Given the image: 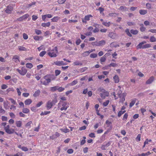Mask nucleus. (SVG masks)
I'll use <instances>...</instances> for the list:
<instances>
[{
	"label": "nucleus",
	"instance_id": "1",
	"mask_svg": "<svg viewBox=\"0 0 156 156\" xmlns=\"http://www.w3.org/2000/svg\"><path fill=\"white\" fill-rule=\"evenodd\" d=\"M55 78V77L54 75H48L44 76L41 82L43 84L48 85L51 80H54Z\"/></svg>",
	"mask_w": 156,
	"mask_h": 156
},
{
	"label": "nucleus",
	"instance_id": "2",
	"mask_svg": "<svg viewBox=\"0 0 156 156\" xmlns=\"http://www.w3.org/2000/svg\"><path fill=\"white\" fill-rule=\"evenodd\" d=\"M67 102L60 101L58 104V108L62 111L63 110H66L69 107Z\"/></svg>",
	"mask_w": 156,
	"mask_h": 156
},
{
	"label": "nucleus",
	"instance_id": "3",
	"mask_svg": "<svg viewBox=\"0 0 156 156\" xmlns=\"http://www.w3.org/2000/svg\"><path fill=\"white\" fill-rule=\"evenodd\" d=\"M48 51V54L51 57H55L57 56V54L58 53V51L57 47H55L54 49H52L49 48Z\"/></svg>",
	"mask_w": 156,
	"mask_h": 156
},
{
	"label": "nucleus",
	"instance_id": "4",
	"mask_svg": "<svg viewBox=\"0 0 156 156\" xmlns=\"http://www.w3.org/2000/svg\"><path fill=\"white\" fill-rule=\"evenodd\" d=\"M98 91L100 93V96L102 99H105L109 95V92L103 88H100L98 89Z\"/></svg>",
	"mask_w": 156,
	"mask_h": 156
},
{
	"label": "nucleus",
	"instance_id": "5",
	"mask_svg": "<svg viewBox=\"0 0 156 156\" xmlns=\"http://www.w3.org/2000/svg\"><path fill=\"white\" fill-rule=\"evenodd\" d=\"M56 97H55L52 101H49L47 103L46 107L48 109H50L57 102Z\"/></svg>",
	"mask_w": 156,
	"mask_h": 156
},
{
	"label": "nucleus",
	"instance_id": "6",
	"mask_svg": "<svg viewBox=\"0 0 156 156\" xmlns=\"http://www.w3.org/2000/svg\"><path fill=\"white\" fill-rule=\"evenodd\" d=\"M19 74L22 76L25 75L27 72V70L24 67H20L16 69Z\"/></svg>",
	"mask_w": 156,
	"mask_h": 156
},
{
	"label": "nucleus",
	"instance_id": "7",
	"mask_svg": "<svg viewBox=\"0 0 156 156\" xmlns=\"http://www.w3.org/2000/svg\"><path fill=\"white\" fill-rule=\"evenodd\" d=\"M93 16L91 14H89L85 16L84 18L82 19V22L83 23H86L87 21H89L90 18H92Z\"/></svg>",
	"mask_w": 156,
	"mask_h": 156
},
{
	"label": "nucleus",
	"instance_id": "8",
	"mask_svg": "<svg viewBox=\"0 0 156 156\" xmlns=\"http://www.w3.org/2000/svg\"><path fill=\"white\" fill-rule=\"evenodd\" d=\"M4 129L5 131L8 133L11 134L13 133L14 131V129H9V126L7 125L4 127Z\"/></svg>",
	"mask_w": 156,
	"mask_h": 156
},
{
	"label": "nucleus",
	"instance_id": "9",
	"mask_svg": "<svg viewBox=\"0 0 156 156\" xmlns=\"http://www.w3.org/2000/svg\"><path fill=\"white\" fill-rule=\"evenodd\" d=\"M108 35L109 37L113 39H117L118 37V34L116 33L113 32L109 33Z\"/></svg>",
	"mask_w": 156,
	"mask_h": 156
},
{
	"label": "nucleus",
	"instance_id": "10",
	"mask_svg": "<svg viewBox=\"0 0 156 156\" xmlns=\"http://www.w3.org/2000/svg\"><path fill=\"white\" fill-rule=\"evenodd\" d=\"M13 10V8L11 5H8L6 9L5 10V11L6 13L8 14H10L12 12V11Z\"/></svg>",
	"mask_w": 156,
	"mask_h": 156
},
{
	"label": "nucleus",
	"instance_id": "11",
	"mask_svg": "<svg viewBox=\"0 0 156 156\" xmlns=\"http://www.w3.org/2000/svg\"><path fill=\"white\" fill-rule=\"evenodd\" d=\"M126 93H123L121 95L119 96L120 98L119 102L123 103L125 100V97L126 96Z\"/></svg>",
	"mask_w": 156,
	"mask_h": 156
},
{
	"label": "nucleus",
	"instance_id": "12",
	"mask_svg": "<svg viewBox=\"0 0 156 156\" xmlns=\"http://www.w3.org/2000/svg\"><path fill=\"white\" fill-rule=\"evenodd\" d=\"M55 64L58 66H61L66 65V63H65L64 62L62 61H56L54 62V63L53 64Z\"/></svg>",
	"mask_w": 156,
	"mask_h": 156
},
{
	"label": "nucleus",
	"instance_id": "13",
	"mask_svg": "<svg viewBox=\"0 0 156 156\" xmlns=\"http://www.w3.org/2000/svg\"><path fill=\"white\" fill-rule=\"evenodd\" d=\"M146 42L145 41H144L141 42H140L139 44L136 46V48L137 49H143V45L144 44H146Z\"/></svg>",
	"mask_w": 156,
	"mask_h": 156
},
{
	"label": "nucleus",
	"instance_id": "14",
	"mask_svg": "<svg viewBox=\"0 0 156 156\" xmlns=\"http://www.w3.org/2000/svg\"><path fill=\"white\" fill-rule=\"evenodd\" d=\"M111 143L110 142H108L107 143L102 144L101 147V148L102 150H105L110 145Z\"/></svg>",
	"mask_w": 156,
	"mask_h": 156
},
{
	"label": "nucleus",
	"instance_id": "15",
	"mask_svg": "<svg viewBox=\"0 0 156 156\" xmlns=\"http://www.w3.org/2000/svg\"><path fill=\"white\" fill-rule=\"evenodd\" d=\"M154 77L152 76L150 77V78L146 81V84H149L152 83L154 80Z\"/></svg>",
	"mask_w": 156,
	"mask_h": 156
},
{
	"label": "nucleus",
	"instance_id": "16",
	"mask_svg": "<svg viewBox=\"0 0 156 156\" xmlns=\"http://www.w3.org/2000/svg\"><path fill=\"white\" fill-rule=\"evenodd\" d=\"M60 136V134L58 132H56L55 134L52 135L50 136V138L51 139L54 140Z\"/></svg>",
	"mask_w": 156,
	"mask_h": 156
},
{
	"label": "nucleus",
	"instance_id": "17",
	"mask_svg": "<svg viewBox=\"0 0 156 156\" xmlns=\"http://www.w3.org/2000/svg\"><path fill=\"white\" fill-rule=\"evenodd\" d=\"M97 46H102L105 45V41L104 40H102L99 41H97Z\"/></svg>",
	"mask_w": 156,
	"mask_h": 156
},
{
	"label": "nucleus",
	"instance_id": "18",
	"mask_svg": "<svg viewBox=\"0 0 156 156\" xmlns=\"http://www.w3.org/2000/svg\"><path fill=\"white\" fill-rule=\"evenodd\" d=\"M60 19V17L58 16H55L53 17L51 19L52 22H57Z\"/></svg>",
	"mask_w": 156,
	"mask_h": 156
},
{
	"label": "nucleus",
	"instance_id": "19",
	"mask_svg": "<svg viewBox=\"0 0 156 156\" xmlns=\"http://www.w3.org/2000/svg\"><path fill=\"white\" fill-rule=\"evenodd\" d=\"M12 60L16 63H18L20 62L19 57L17 55H15L13 56Z\"/></svg>",
	"mask_w": 156,
	"mask_h": 156
},
{
	"label": "nucleus",
	"instance_id": "20",
	"mask_svg": "<svg viewBox=\"0 0 156 156\" xmlns=\"http://www.w3.org/2000/svg\"><path fill=\"white\" fill-rule=\"evenodd\" d=\"M113 79L115 83H118L119 82V77L117 75H116L114 76L113 77Z\"/></svg>",
	"mask_w": 156,
	"mask_h": 156
},
{
	"label": "nucleus",
	"instance_id": "21",
	"mask_svg": "<svg viewBox=\"0 0 156 156\" xmlns=\"http://www.w3.org/2000/svg\"><path fill=\"white\" fill-rule=\"evenodd\" d=\"M32 102V101L30 99H27L24 101V104L25 105H29Z\"/></svg>",
	"mask_w": 156,
	"mask_h": 156
},
{
	"label": "nucleus",
	"instance_id": "22",
	"mask_svg": "<svg viewBox=\"0 0 156 156\" xmlns=\"http://www.w3.org/2000/svg\"><path fill=\"white\" fill-rule=\"evenodd\" d=\"M15 123L17 127H21L22 125V122L21 121H16Z\"/></svg>",
	"mask_w": 156,
	"mask_h": 156
},
{
	"label": "nucleus",
	"instance_id": "23",
	"mask_svg": "<svg viewBox=\"0 0 156 156\" xmlns=\"http://www.w3.org/2000/svg\"><path fill=\"white\" fill-rule=\"evenodd\" d=\"M121 88V87L120 86H119L117 90V94L118 95V96H120L122 94V91L120 90V89Z\"/></svg>",
	"mask_w": 156,
	"mask_h": 156
},
{
	"label": "nucleus",
	"instance_id": "24",
	"mask_svg": "<svg viewBox=\"0 0 156 156\" xmlns=\"http://www.w3.org/2000/svg\"><path fill=\"white\" fill-rule=\"evenodd\" d=\"M139 13L141 15H144L147 13V11L145 9L140 10L139 11Z\"/></svg>",
	"mask_w": 156,
	"mask_h": 156
},
{
	"label": "nucleus",
	"instance_id": "25",
	"mask_svg": "<svg viewBox=\"0 0 156 156\" xmlns=\"http://www.w3.org/2000/svg\"><path fill=\"white\" fill-rule=\"evenodd\" d=\"M39 107V103H38L36 105V107H33L31 108V110L33 112H35L37 110V108Z\"/></svg>",
	"mask_w": 156,
	"mask_h": 156
},
{
	"label": "nucleus",
	"instance_id": "26",
	"mask_svg": "<svg viewBox=\"0 0 156 156\" xmlns=\"http://www.w3.org/2000/svg\"><path fill=\"white\" fill-rule=\"evenodd\" d=\"M140 25L141 27L140 28V30L142 32L146 30V28L144 27L143 24L141 23Z\"/></svg>",
	"mask_w": 156,
	"mask_h": 156
},
{
	"label": "nucleus",
	"instance_id": "27",
	"mask_svg": "<svg viewBox=\"0 0 156 156\" xmlns=\"http://www.w3.org/2000/svg\"><path fill=\"white\" fill-rule=\"evenodd\" d=\"M106 60V56H105V55H104L100 59V61L101 63V64H103L102 62H105Z\"/></svg>",
	"mask_w": 156,
	"mask_h": 156
},
{
	"label": "nucleus",
	"instance_id": "28",
	"mask_svg": "<svg viewBox=\"0 0 156 156\" xmlns=\"http://www.w3.org/2000/svg\"><path fill=\"white\" fill-rule=\"evenodd\" d=\"M41 25L44 27H49L50 25V23L48 22L47 23H43L41 24Z\"/></svg>",
	"mask_w": 156,
	"mask_h": 156
},
{
	"label": "nucleus",
	"instance_id": "29",
	"mask_svg": "<svg viewBox=\"0 0 156 156\" xmlns=\"http://www.w3.org/2000/svg\"><path fill=\"white\" fill-rule=\"evenodd\" d=\"M119 9L122 11H126L128 10V8L125 6H121L119 7Z\"/></svg>",
	"mask_w": 156,
	"mask_h": 156
},
{
	"label": "nucleus",
	"instance_id": "30",
	"mask_svg": "<svg viewBox=\"0 0 156 156\" xmlns=\"http://www.w3.org/2000/svg\"><path fill=\"white\" fill-rule=\"evenodd\" d=\"M118 64L112 62L109 65H108V66H109V67H115L118 66Z\"/></svg>",
	"mask_w": 156,
	"mask_h": 156
},
{
	"label": "nucleus",
	"instance_id": "31",
	"mask_svg": "<svg viewBox=\"0 0 156 156\" xmlns=\"http://www.w3.org/2000/svg\"><path fill=\"white\" fill-rule=\"evenodd\" d=\"M18 49L20 51H26L27 50L25 47L22 46H19Z\"/></svg>",
	"mask_w": 156,
	"mask_h": 156
},
{
	"label": "nucleus",
	"instance_id": "32",
	"mask_svg": "<svg viewBox=\"0 0 156 156\" xmlns=\"http://www.w3.org/2000/svg\"><path fill=\"white\" fill-rule=\"evenodd\" d=\"M136 101V99H135L133 100L129 104V107H132L135 104Z\"/></svg>",
	"mask_w": 156,
	"mask_h": 156
},
{
	"label": "nucleus",
	"instance_id": "33",
	"mask_svg": "<svg viewBox=\"0 0 156 156\" xmlns=\"http://www.w3.org/2000/svg\"><path fill=\"white\" fill-rule=\"evenodd\" d=\"M26 67L29 69H31L33 66L32 64L30 63H27L26 64Z\"/></svg>",
	"mask_w": 156,
	"mask_h": 156
},
{
	"label": "nucleus",
	"instance_id": "34",
	"mask_svg": "<svg viewBox=\"0 0 156 156\" xmlns=\"http://www.w3.org/2000/svg\"><path fill=\"white\" fill-rule=\"evenodd\" d=\"M89 54V52L88 51H86L82 54V56L85 57L88 56Z\"/></svg>",
	"mask_w": 156,
	"mask_h": 156
},
{
	"label": "nucleus",
	"instance_id": "35",
	"mask_svg": "<svg viewBox=\"0 0 156 156\" xmlns=\"http://www.w3.org/2000/svg\"><path fill=\"white\" fill-rule=\"evenodd\" d=\"M29 112V110L26 108H24L23 109V112L24 113H28Z\"/></svg>",
	"mask_w": 156,
	"mask_h": 156
},
{
	"label": "nucleus",
	"instance_id": "36",
	"mask_svg": "<svg viewBox=\"0 0 156 156\" xmlns=\"http://www.w3.org/2000/svg\"><path fill=\"white\" fill-rule=\"evenodd\" d=\"M130 32L132 34L136 35L138 34V31L137 30H133L132 29L130 30Z\"/></svg>",
	"mask_w": 156,
	"mask_h": 156
},
{
	"label": "nucleus",
	"instance_id": "37",
	"mask_svg": "<svg viewBox=\"0 0 156 156\" xmlns=\"http://www.w3.org/2000/svg\"><path fill=\"white\" fill-rule=\"evenodd\" d=\"M125 32L126 34L129 37H132V35L131 34V33H130L129 30V29H126L125 30Z\"/></svg>",
	"mask_w": 156,
	"mask_h": 156
},
{
	"label": "nucleus",
	"instance_id": "38",
	"mask_svg": "<svg viewBox=\"0 0 156 156\" xmlns=\"http://www.w3.org/2000/svg\"><path fill=\"white\" fill-rule=\"evenodd\" d=\"M73 64L74 66H78L79 65H82V63L78 61H75L73 62Z\"/></svg>",
	"mask_w": 156,
	"mask_h": 156
},
{
	"label": "nucleus",
	"instance_id": "39",
	"mask_svg": "<svg viewBox=\"0 0 156 156\" xmlns=\"http://www.w3.org/2000/svg\"><path fill=\"white\" fill-rule=\"evenodd\" d=\"M151 47V46L150 44H146L143 45V49L149 48H150Z\"/></svg>",
	"mask_w": 156,
	"mask_h": 156
},
{
	"label": "nucleus",
	"instance_id": "40",
	"mask_svg": "<svg viewBox=\"0 0 156 156\" xmlns=\"http://www.w3.org/2000/svg\"><path fill=\"white\" fill-rule=\"evenodd\" d=\"M78 83V81L77 80H73V82H72L70 84V85L73 86L75 85L76 84H77Z\"/></svg>",
	"mask_w": 156,
	"mask_h": 156
},
{
	"label": "nucleus",
	"instance_id": "41",
	"mask_svg": "<svg viewBox=\"0 0 156 156\" xmlns=\"http://www.w3.org/2000/svg\"><path fill=\"white\" fill-rule=\"evenodd\" d=\"M97 55L96 53H92L90 55V57L91 58H95L97 57Z\"/></svg>",
	"mask_w": 156,
	"mask_h": 156
},
{
	"label": "nucleus",
	"instance_id": "42",
	"mask_svg": "<svg viewBox=\"0 0 156 156\" xmlns=\"http://www.w3.org/2000/svg\"><path fill=\"white\" fill-rule=\"evenodd\" d=\"M150 41L151 42H154L156 41V38L154 36L151 37Z\"/></svg>",
	"mask_w": 156,
	"mask_h": 156
},
{
	"label": "nucleus",
	"instance_id": "43",
	"mask_svg": "<svg viewBox=\"0 0 156 156\" xmlns=\"http://www.w3.org/2000/svg\"><path fill=\"white\" fill-rule=\"evenodd\" d=\"M97 10H99L101 14H102L103 11L104 10V9L101 7H99L98 9H96Z\"/></svg>",
	"mask_w": 156,
	"mask_h": 156
},
{
	"label": "nucleus",
	"instance_id": "44",
	"mask_svg": "<svg viewBox=\"0 0 156 156\" xmlns=\"http://www.w3.org/2000/svg\"><path fill=\"white\" fill-rule=\"evenodd\" d=\"M117 14L115 13H109L108 15V17H116Z\"/></svg>",
	"mask_w": 156,
	"mask_h": 156
},
{
	"label": "nucleus",
	"instance_id": "45",
	"mask_svg": "<svg viewBox=\"0 0 156 156\" xmlns=\"http://www.w3.org/2000/svg\"><path fill=\"white\" fill-rule=\"evenodd\" d=\"M60 129L62 132L65 133H67L69 131V130L67 128L61 129Z\"/></svg>",
	"mask_w": 156,
	"mask_h": 156
},
{
	"label": "nucleus",
	"instance_id": "46",
	"mask_svg": "<svg viewBox=\"0 0 156 156\" xmlns=\"http://www.w3.org/2000/svg\"><path fill=\"white\" fill-rule=\"evenodd\" d=\"M32 124L31 121H30L26 123L25 126L27 128H30V125Z\"/></svg>",
	"mask_w": 156,
	"mask_h": 156
},
{
	"label": "nucleus",
	"instance_id": "47",
	"mask_svg": "<svg viewBox=\"0 0 156 156\" xmlns=\"http://www.w3.org/2000/svg\"><path fill=\"white\" fill-rule=\"evenodd\" d=\"M58 86H56L55 87H51V90L53 91L58 90Z\"/></svg>",
	"mask_w": 156,
	"mask_h": 156
},
{
	"label": "nucleus",
	"instance_id": "48",
	"mask_svg": "<svg viewBox=\"0 0 156 156\" xmlns=\"http://www.w3.org/2000/svg\"><path fill=\"white\" fill-rule=\"evenodd\" d=\"M5 113V111L3 109L2 106H0V113L2 114H4Z\"/></svg>",
	"mask_w": 156,
	"mask_h": 156
},
{
	"label": "nucleus",
	"instance_id": "49",
	"mask_svg": "<svg viewBox=\"0 0 156 156\" xmlns=\"http://www.w3.org/2000/svg\"><path fill=\"white\" fill-rule=\"evenodd\" d=\"M146 7L147 9H151V4L149 3H147L146 5Z\"/></svg>",
	"mask_w": 156,
	"mask_h": 156
},
{
	"label": "nucleus",
	"instance_id": "50",
	"mask_svg": "<svg viewBox=\"0 0 156 156\" xmlns=\"http://www.w3.org/2000/svg\"><path fill=\"white\" fill-rule=\"evenodd\" d=\"M126 112V111L124 110L122 112V111H120L119 112L118 114V117H120L122 114H124Z\"/></svg>",
	"mask_w": 156,
	"mask_h": 156
},
{
	"label": "nucleus",
	"instance_id": "51",
	"mask_svg": "<svg viewBox=\"0 0 156 156\" xmlns=\"http://www.w3.org/2000/svg\"><path fill=\"white\" fill-rule=\"evenodd\" d=\"M50 113V111H44V112H42L41 113V115H44L48 114Z\"/></svg>",
	"mask_w": 156,
	"mask_h": 156
},
{
	"label": "nucleus",
	"instance_id": "52",
	"mask_svg": "<svg viewBox=\"0 0 156 156\" xmlns=\"http://www.w3.org/2000/svg\"><path fill=\"white\" fill-rule=\"evenodd\" d=\"M109 101L108 100L106 101L105 102H104L103 104V105L105 107L107 106L109 104Z\"/></svg>",
	"mask_w": 156,
	"mask_h": 156
},
{
	"label": "nucleus",
	"instance_id": "53",
	"mask_svg": "<svg viewBox=\"0 0 156 156\" xmlns=\"http://www.w3.org/2000/svg\"><path fill=\"white\" fill-rule=\"evenodd\" d=\"M39 95V91L38 90H37L36 91L35 93L33 94V96L34 97H36L37 96H38Z\"/></svg>",
	"mask_w": 156,
	"mask_h": 156
},
{
	"label": "nucleus",
	"instance_id": "54",
	"mask_svg": "<svg viewBox=\"0 0 156 156\" xmlns=\"http://www.w3.org/2000/svg\"><path fill=\"white\" fill-rule=\"evenodd\" d=\"M87 69V67H83L80 69V72L81 73L83 72L86 71Z\"/></svg>",
	"mask_w": 156,
	"mask_h": 156
},
{
	"label": "nucleus",
	"instance_id": "55",
	"mask_svg": "<svg viewBox=\"0 0 156 156\" xmlns=\"http://www.w3.org/2000/svg\"><path fill=\"white\" fill-rule=\"evenodd\" d=\"M78 22V20H68V22L70 23H76Z\"/></svg>",
	"mask_w": 156,
	"mask_h": 156
},
{
	"label": "nucleus",
	"instance_id": "56",
	"mask_svg": "<svg viewBox=\"0 0 156 156\" xmlns=\"http://www.w3.org/2000/svg\"><path fill=\"white\" fill-rule=\"evenodd\" d=\"M151 154V153L149 151H148L145 153H143L142 154V156H147L150 155Z\"/></svg>",
	"mask_w": 156,
	"mask_h": 156
},
{
	"label": "nucleus",
	"instance_id": "57",
	"mask_svg": "<svg viewBox=\"0 0 156 156\" xmlns=\"http://www.w3.org/2000/svg\"><path fill=\"white\" fill-rule=\"evenodd\" d=\"M65 89V88H63L62 87H58V91L61 92L63 91Z\"/></svg>",
	"mask_w": 156,
	"mask_h": 156
},
{
	"label": "nucleus",
	"instance_id": "58",
	"mask_svg": "<svg viewBox=\"0 0 156 156\" xmlns=\"http://www.w3.org/2000/svg\"><path fill=\"white\" fill-rule=\"evenodd\" d=\"M10 91L13 92L14 91V89L12 87L9 88L6 90V91L7 92V93H9Z\"/></svg>",
	"mask_w": 156,
	"mask_h": 156
},
{
	"label": "nucleus",
	"instance_id": "59",
	"mask_svg": "<svg viewBox=\"0 0 156 156\" xmlns=\"http://www.w3.org/2000/svg\"><path fill=\"white\" fill-rule=\"evenodd\" d=\"M140 138H141V135L140 134H139L137 136L136 138V141H140Z\"/></svg>",
	"mask_w": 156,
	"mask_h": 156
},
{
	"label": "nucleus",
	"instance_id": "60",
	"mask_svg": "<svg viewBox=\"0 0 156 156\" xmlns=\"http://www.w3.org/2000/svg\"><path fill=\"white\" fill-rule=\"evenodd\" d=\"M9 100L12 103L15 105L16 104V101L12 98H9Z\"/></svg>",
	"mask_w": 156,
	"mask_h": 156
},
{
	"label": "nucleus",
	"instance_id": "61",
	"mask_svg": "<svg viewBox=\"0 0 156 156\" xmlns=\"http://www.w3.org/2000/svg\"><path fill=\"white\" fill-rule=\"evenodd\" d=\"M89 136L91 138H94L95 137V134L93 133H90L89 135Z\"/></svg>",
	"mask_w": 156,
	"mask_h": 156
},
{
	"label": "nucleus",
	"instance_id": "62",
	"mask_svg": "<svg viewBox=\"0 0 156 156\" xmlns=\"http://www.w3.org/2000/svg\"><path fill=\"white\" fill-rule=\"evenodd\" d=\"M51 34V33H50V31L48 30H47L44 33V36H45L49 35H50Z\"/></svg>",
	"mask_w": 156,
	"mask_h": 156
},
{
	"label": "nucleus",
	"instance_id": "63",
	"mask_svg": "<svg viewBox=\"0 0 156 156\" xmlns=\"http://www.w3.org/2000/svg\"><path fill=\"white\" fill-rule=\"evenodd\" d=\"M46 53L45 51H43L40 53V56L43 57Z\"/></svg>",
	"mask_w": 156,
	"mask_h": 156
},
{
	"label": "nucleus",
	"instance_id": "64",
	"mask_svg": "<svg viewBox=\"0 0 156 156\" xmlns=\"http://www.w3.org/2000/svg\"><path fill=\"white\" fill-rule=\"evenodd\" d=\"M8 87L5 84H3L1 86V88L2 89H5L7 88Z\"/></svg>",
	"mask_w": 156,
	"mask_h": 156
}]
</instances>
